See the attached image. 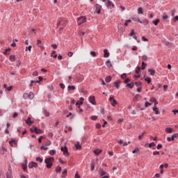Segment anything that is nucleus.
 <instances>
[{
    "label": "nucleus",
    "mask_w": 178,
    "mask_h": 178,
    "mask_svg": "<svg viewBox=\"0 0 178 178\" xmlns=\"http://www.w3.org/2000/svg\"><path fill=\"white\" fill-rule=\"evenodd\" d=\"M76 106L83 105V102H81V101H78V102L76 103Z\"/></svg>",
    "instance_id": "nucleus-62"
},
{
    "label": "nucleus",
    "mask_w": 178,
    "mask_h": 178,
    "mask_svg": "<svg viewBox=\"0 0 178 178\" xmlns=\"http://www.w3.org/2000/svg\"><path fill=\"white\" fill-rule=\"evenodd\" d=\"M126 77H127L126 73H124L121 75V78L123 79H126Z\"/></svg>",
    "instance_id": "nucleus-61"
},
{
    "label": "nucleus",
    "mask_w": 178,
    "mask_h": 178,
    "mask_svg": "<svg viewBox=\"0 0 178 178\" xmlns=\"http://www.w3.org/2000/svg\"><path fill=\"white\" fill-rule=\"evenodd\" d=\"M158 23H159V19H156L155 21H153V24H154V26H158Z\"/></svg>",
    "instance_id": "nucleus-48"
},
{
    "label": "nucleus",
    "mask_w": 178,
    "mask_h": 178,
    "mask_svg": "<svg viewBox=\"0 0 178 178\" xmlns=\"http://www.w3.org/2000/svg\"><path fill=\"white\" fill-rule=\"evenodd\" d=\"M95 12L96 13H97L98 15H99L101 13V10L102 9V6L99 5V4H96L95 6Z\"/></svg>",
    "instance_id": "nucleus-3"
},
{
    "label": "nucleus",
    "mask_w": 178,
    "mask_h": 178,
    "mask_svg": "<svg viewBox=\"0 0 178 178\" xmlns=\"http://www.w3.org/2000/svg\"><path fill=\"white\" fill-rule=\"evenodd\" d=\"M54 54H56L55 51H52L51 54V56L52 58H58V55H56V54L54 55Z\"/></svg>",
    "instance_id": "nucleus-39"
},
{
    "label": "nucleus",
    "mask_w": 178,
    "mask_h": 178,
    "mask_svg": "<svg viewBox=\"0 0 178 178\" xmlns=\"http://www.w3.org/2000/svg\"><path fill=\"white\" fill-rule=\"evenodd\" d=\"M34 133L35 134H42L44 131L41 129H38V128H37L36 127H34Z\"/></svg>",
    "instance_id": "nucleus-9"
},
{
    "label": "nucleus",
    "mask_w": 178,
    "mask_h": 178,
    "mask_svg": "<svg viewBox=\"0 0 178 178\" xmlns=\"http://www.w3.org/2000/svg\"><path fill=\"white\" fill-rule=\"evenodd\" d=\"M101 152H102V149H95L93 151V154H95V155H99V154H101Z\"/></svg>",
    "instance_id": "nucleus-14"
},
{
    "label": "nucleus",
    "mask_w": 178,
    "mask_h": 178,
    "mask_svg": "<svg viewBox=\"0 0 178 178\" xmlns=\"http://www.w3.org/2000/svg\"><path fill=\"white\" fill-rule=\"evenodd\" d=\"M107 67H112V63H111L110 60H108L106 63Z\"/></svg>",
    "instance_id": "nucleus-24"
},
{
    "label": "nucleus",
    "mask_w": 178,
    "mask_h": 178,
    "mask_svg": "<svg viewBox=\"0 0 178 178\" xmlns=\"http://www.w3.org/2000/svg\"><path fill=\"white\" fill-rule=\"evenodd\" d=\"M54 161H55L54 157H49L44 160V163H46V168H47V169H51L52 168V162H54Z\"/></svg>",
    "instance_id": "nucleus-1"
},
{
    "label": "nucleus",
    "mask_w": 178,
    "mask_h": 178,
    "mask_svg": "<svg viewBox=\"0 0 178 178\" xmlns=\"http://www.w3.org/2000/svg\"><path fill=\"white\" fill-rule=\"evenodd\" d=\"M148 72L150 73V76H154V74H155V70L154 69H149Z\"/></svg>",
    "instance_id": "nucleus-21"
},
{
    "label": "nucleus",
    "mask_w": 178,
    "mask_h": 178,
    "mask_svg": "<svg viewBox=\"0 0 178 178\" xmlns=\"http://www.w3.org/2000/svg\"><path fill=\"white\" fill-rule=\"evenodd\" d=\"M156 148H157L158 149H161V148H162V145H161V144H159V145H157Z\"/></svg>",
    "instance_id": "nucleus-64"
},
{
    "label": "nucleus",
    "mask_w": 178,
    "mask_h": 178,
    "mask_svg": "<svg viewBox=\"0 0 178 178\" xmlns=\"http://www.w3.org/2000/svg\"><path fill=\"white\" fill-rule=\"evenodd\" d=\"M20 65H22V62H20V60H17L16 62V66H17V67H19V66H20Z\"/></svg>",
    "instance_id": "nucleus-58"
},
{
    "label": "nucleus",
    "mask_w": 178,
    "mask_h": 178,
    "mask_svg": "<svg viewBox=\"0 0 178 178\" xmlns=\"http://www.w3.org/2000/svg\"><path fill=\"white\" fill-rule=\"evenodd\" d=\"M140 149L138 147H136L134 149V150L132 151V154H136V152H139Z\"/></svg>",
    "instance_id": "nucleus-44"
},
{
    "label": "nucleus",
    "mask_w": 178,
    "mask_h": 178,
    "mask_svg": "<svg viewBox=\"0 0 178 178\" xmlns=\"http://www.w3.org/2000/svg\"><path fill=\"white\" fill-rule=\"evenodd\" d=\"M136 33H134V29H131V33H129L130 37H133Z\"/></svg>",
    "instance_id": "nucleus-51"
},
{
    "label": "nucleus",
    "mask_w": 178,
    "mask_h": 178,
    "mask_svg": "<svg viewBox=\"0 0 178 178\" xmlns=\"http://www.w3.org/2000/svg\"><path fill=\"white\" fill-rule=\"evenodd\" d=\"M62 171V168L60 167H57L56 169V172H59Z\"/></svg>",
    "instance_id": "nucleus-55"
},
{
    "label": "nucleus",
    "mask_w": 178,
    "mask_h": 178,
    "mask_svg": "<svg viewBox=\"0 0 178 178\" xmlns=\"http://www.w3.org/2000/svg\"><path fill=\"white\" fill-rule=\"evenodd\" d=\"M132 20H134V22H138V23L143 24V22L138 18H133Z\"/></svg>",
    "instance_id": "nucleus-31"
},
{
    "label": "nucleus",
    "mask_w": 178,
    "mask_h": 178,
    "mask_svg": "<svg viewBox=\"0 0 178 178\" xmlns=\"http://www.w3.org/2000/svg\"><path fill=\"white\" fill-rule=\"evenodd\" d=\"M119 33H124V28H123V26L122 24L118 25V26Z\"/></svg>",
    "instance_id": "nucleus-11"
},
{
    "label": "nucleus",
    "mask_w": 178,
    "mask_h": 178,
    "mask_svg": "<svg viewBox=\"0 0 178 178\" xmlns=\"http://www.w3.org/2000/svg\"><path fill=\"white\" fill-rule=\"evenodd\" d=\"M89 102L92 104V105H97L95 103V96H90L89 97Z\"/></svg>",
    "instance_id": "nucleus-6"
},
{
    "label": "nucleus",
    "mask_w": 178,
    "mask_h": 178,
    "mask_svg": "<svg viewBox=\"0 0 178 178\" xmlns=\"http://www.w3.org/2000/svg\"><path fill=\"white\" fill-rule=\"evenodd\" d=\"M42 43V42L41 41V40H37V42H36V44H37V45H38V47H39V48H41V44Z\"/></svg>",
    "instance_id": "nucleus-33"
},
{
    "label": "nucleus",
    "mask_w": 178,
    "mask_h": 178,
    "mask_svg": "<svg viewBox=\"0 0 178 178\" xmlns=\"http://www.w3.org/2000/svg\"><path fill=\"white\" fill-rule=\"evenodd\" d=\"M142 59H143V60H147L148 56H147V55H143V56H142Z\"/></svg>",
    "instance_id": "nucleus-45"
},
{
    "label": "nucleus",
    "mask_w": 178,
    "mask_h": 178,
    "mask_svg": "<svg viewBox=\"0 0 178 178\" xmlns=\"http://www.w3.org/2000/svg\"><path fill=\"white\" fill-rule=\"evenodd\" d=\"M138 15H143L144 12H143V8L139 7L138 8Z\"/></svg>",
    "instance_id": "nucleus-25"
},
{
    "label": "nucleus",
    "mask_w": 178,
    "mask_h": 178,
    "mask_svg": "<svg viewBox=\"0 0 178 178\" xmlns=\"http://www.w3.org/2000/svg\"><path fill=\"white\" fill-rule=\"evenodd\" d=\"M94 169H95V163L92 162L90 163V170H91V172H92V170H94Z\"/></svg>",
    "instance_id": "nucleus-23"
},
{
    "label": "nucleus",
    "mask_w": 178,
    "mask_h": 178,
    "mask_svg": "<svg viewBox=\"0 0 178 178\" xmlns=\"http://www.w3.org/2000/svg\"><path fill=\"white\" fill-rule=\"evenodd\" d=\"M151 105H152V103L147 102L145 103V108H148V106H151Z\"/></svg>",
    "instance_id": "nucleus-36"
},
{
    "label": "nucleus",
    "mask_w": 178,
    "mask_h": 178,
    "mask_svg": "<svg viewBox=\"0 0 178 178\" xmlns=\"http://www.w3.org/2000/svg\"><path fill=\"white\" fill-rule=\"evenodd\" d=\"M104 58H109V55H110V54H109V52L108 51V49H104Z\"/></svg>",
    "instance_id": "nucleus-15"
},
{
    "label": "nucleus",
    "mask_w": 178,
    "mask_h": 178,
    "mask_svg": "<svg viewBox=\"0 0 178 178\" xmlns=\"http://www.w3.org/2000/svg\"><path fill=\"white\" fill-rule=\"evenodd\" d=\"M142 85H143V83L141 81L135 82V86H136V87H140Z\"/></svg>",
    "instance_id": "nucleus-35"
},
{
    "label": "nucleus",
    "mask_w": 178,
    "mask_h": 178,
    "mask_svg": "<svg viewBox=\"0 0 178 178\" xmlns=\"http://www.w3.org/2000/svg\"><path fill=\"white\" fill-rule=\"evenodd\" d=\"M9 144L11 147H13V145H16V144H17V142L16 141V140L12 139L9 141Z\"/></svg>",
    "instance_id": "nucleus-13"
},
{
    "label": "nucleus",
    "mask_w": 178,
    "mask_h": 178,
    "mask_svg": "<svg viewBox=\"0 0 178 178\" xmlns=\"http://www.w3.org/2000/svg\"><path fill=\"white\" fill-rule=\"evenodd\" d=\"M96 127H97V129H101V124H100V123L96 124Z\"/></svg>",
    "instance_id": "nucleus-63"
},
{
    "label": "nucleus",
    "mask_w": 178,
    "mask_h": 178,
    "mask_svg": "<svg viewBox=\"0 0 178 178\" xmlns=\"http://www.w3.org/2000/svg\"><path fill=\"white\" fill-rule=\"evenodd\" d=\"M44 160L42 159H41V157H37L36 158V161L37 162H40V163H42V161H43Z\"/></svg>",
    "instance_id": "nucleus-32"
},
{
    "label": "nucleus",
    "mask_w": 178,
    "mask_h": 178,
    "mask_svg": "<svg viewBox=\"0 0 178 178\" xmlns=\"http://www.w3.org/2000/svg\"><path fill=\"white\" fill-rule=\"evenodd\" d=\"M99 174L100 175L101 177H104L105 175H106V172H105L104 170L100 169L99 170Z\"/></svg>",
    "instance_id": "nucleus-12"
},
{
    "label": "nucleus",
    "mask_w": 178,
    "mask_h": 178,
    "mask_svg": "<svg viewBox=\"0 0 178 178\" xmlns=\"http://www.w3.org/2000/svg\"><path fill=\"white\" fill-rule=\"evenodd\" d=\"M78 26H81V24H84L87 22V18L86 17H80L77 19Z\"/></svg>",
    "instance_id": "nucleus-2"
},
{
    "label": "nucleus",
    "mask_w": 178,
    "mask_h": 178,
    "mask_svg": "<svg viewBox=\"0 0 178 178\" xmlns=\"http://www.w3.org/2000/svg\"><path fill=\"white\" fill-rule=\"evenodd\" d=\"M153 111H154V112H155L156 115H159V113H160L159 110L157 107L154 106L153 107Z\"/></svg>",
    "instance_id": "nucleus-20"
},
{
    "label": "nucleus",
    "mask_w": 178,
    "mask_h": 178,
    "mask_svg": "<svg viewBox=\"0 0 178 178\" xmlns=\"http://www.w3.org/2000/svg\"><path fill=\"white\" fill-rule=\"evenodd\" d=\"M32 75L34 76H38V72L34 71V72H33Z\"/></svg>",
    "instance_id": "nucleus-57"
},
{
    "label": "nucleus",
    "mask_w": 178,
    "mask_h": 178,
    "mask_svg": "<svg viewBox=\"0 0 178 178\" xmlns=\"http://www.w3.org/2000/svg\"><path fill=\"white\" fill-rule=\"evenodd\" d=\"M31 48H32L31 45H30L29 47H26V51H31Z\"/></svg>",
    "instance_id": "nucleus-56"
},
{
    "label": "nucleus",
    "mask_w": 178,
    "mask_h": 178,
    "mask_svg": "<svg viewBox=\"0 0 178 178\" xmlns=\"http://www.w3.org/2000/svg\"><path fill=\"white\" fill-rule=\"evenodd\" d=\"M145 81H147V84H150L151 83V78H149V77L145 78Z\"/></svg>",
    "instance_id": "nucleus-30"
},
{
    "label": "nucleus",
    "mask_w": 178,
    "mask_h": 178,
    "mask_svg": "<svg viewBox=\"0 0 178 178\" xmlns=\"http://www.w3.org/2000/svg\"><path fill=\"white\" fill-rule=\"evenodd\" d=\"M129 23H131V19H127L125 21L124 26H129Z\"/></svg>",
    "instance_id": "nucleus-37"
},
{
    "label": "nucleus",
    "mask_w": 178,
    "mask_h": 178,
    "mask_svg": "<svg viewBox=\"0 0 178 178\" xmlns=\"http://www.w3.org/2000/svg\"><path fill=\"white\" fill-rule=\"evenodd\" d=\"M61 151H62V152H63V154L65 156H67V155H69V152L67 151V147H66V146L61 147Z\"/></svg>",
    "instance_id": "nucleus-4"
},
{
    "label": "nucleus",
    "mask_w": 178,
    "mask_h": 178,
    "mask_svg": "<svg viewBox=\"0 0 178 178\" xmlns=\"http://www.w3.org/2000/svg\"><path fill=\"white\" fill-rule=\"evenodd\" d=\"M29 169H31L33 168H38V164L34 161H31V163H29Z\"/></svg>",
    "instance_id": "nucleus-5"
},
{
    "label": "nucleus",
    "mask_w": 178,
    "mask_h": 178,
    "mask_svg": "<svg viewBox=\"0 0 178 178\" xmlns=\"http://www.w3.org/2000/svg\"><path fill=\"white\" fill-rule=\"evenodd\" d=\"M31 122V118L29 117L27 120H26V124H30V122Z\"/></svg>",
    "instance_id": "nucleus-38"
},
{
    "label": "nucleus",
    "mask_w": 178,
    "mask_h": 178,
    "mask_svg": "<svg viewBox=\"0 0 178 178\" xmlns=\"http://www.w3.org/2000/svg\"><path fill=\"white\" fill-rule=\"evenodd\" d=\"M49 155L51 156H54L55 154H56V151L55 149L50 150L49 152Z\"/></svg>",
    "instance_id": "nucleus-26"
},
{
    "label": "nucleus",
    "mask_w": 178,
    "mask_h": 178,
    "mask_svg": "<svg viewBox=\"0 0 178 178\" xmlns=\"http://www.w3.org/2000/svg\"><path fill=\"white\" fill-rule=\"evenodd\" d=\"M171 137H172V140H175V138H177L178 134H174L172 135Z\"/></svg>",
    "instance_id": "nucleus-43"
},
{
    "label": "nucleus",
    "mask_w": 178,
    "mask_h": 178,
    "mask_svg": "<svg viewBox=\"0 0 178 178\" xmlns=\"http://www.w3.org/2000/svg\"><path fill=\"white\" fill-rule=\"evenodd\" d=\"M28 98L29 99H33L34 98V93H33V92H31L29 95H28Z\"/></svg>",
    "instance_id": "nucleus-19"
},
{
    "label": "nucleus",
    "mask_w": 178,
    "mask_h": 178,
    "mask_svg": "<svg viewBox=\"0 0 178 178\" xmlns=\"http://www.w3.org/2000/svg\"><path fill=\"white\" fill-rule=\"evenodd\" d=\"M75 147L76 149H81V145H80V143L78 142L77 144H75Z\"/></svg>",
    "instance_id": "nucleus-28"
},
{
    "label": "nucleus",
    "mask_w": 178,
    "mask_h": 178,
    "mask_svg": "<svg viewBox=\"0 0 178 178\" xmlns=\"http://www.w3.org/2000/svg\"><path fill=\"white\" fill-rule=\"evenodd\" d=\"M127 88H134V82H131L127 84Z\"/></svg>",
    "instance_id": "nucleus-16"
},
{
    "label": "nucleus",
    "mask_w": 178,
    "mask_h": 178,
    "mask_svg": "<svg viewBox=\"0 0 178 178\" xmlns=\"http://www.w3.org/2000/svg\"><path fill=\"white\" fill-rule=\"evenodd\" d=\"M23 98H24V99H27L29 98V94L24 93L23 95Z\"/></svg>",
    "instance_id": "nucleus-49"
},
{
    "label": "nucleus",
    "mask_w": 178,
    "mask_h": 178,
    "mask_svg": "<svg viewBox=\"0 0 178 178\" xmlns=\"http://www.w3.org/2000/svg\"><path fill=\"white\" fill-rule=\"evenodd\" d=\"M51 144H52V142H51V140H49L48 142H47V143H45V145H46L47 147H48V146L51 145Z\"/></svg>",
    "instance_id": "nucleus-59"
},
{
    "label": "nucleus",
    "mask_w": 178,
    "mask_h": 178,
    "mask_svg": "<svg viewBox=\"0 0 178 178\" xmlns=\"http://www.w3.org/2000/svg\"><path fill=\"white\" fill-rule=\"evenodd\" d=\"M65 24V22L63 21H60L58 23V26L57 27H59L60 30H63V27H64V25Z\"/></svg>",
    "instance_id": "nucleus-10"
},
{
    "label": "nucleus",
    "mask_w": 178,
    "mask_h": 178,
    "mask_svg": "<svg viewBox=\"0 0 178 178\" xmlns=\"http://www.w3.org/2000/svg\"><path fill=\"white\" fill-rule=\"evenodd\" d=\"M106 6L108 9H113V8H115V4L111 0H108Z\"/></svg>",
    "instance_id": "nucleus-7"
},
{
    "label": "nucleus",
    "mask_w": 178,
    "mask_h": 178,
    "mask_svg": "<svg viewBox=\"0 0 178 178\" xmlns=\"http://www.w3.org/2000/svg\"><path fill=\"white\" fill-rule=\"evenodd\" d=\"M120 81H117L115 82H114V86L115 87H116L117 88H119V87H120Z\"/></svg>",
    "instance_id": "nucleus-18"
},
{
    "label": "nucleus",
    "mask_w": 178,
    "mask_h": 178,
    "mask_svg": "<svg viewBox=\"0 0 178 178\" xmlns=\"http://www.w3.org/2000/svg\"><path fill=\"white\" fill-rule=\"evenodd\" d=\"M155 143L152 142L150 144H149V148H152V147H155Z\"/></svg>",
    "instance_id": "nucleus-50"
},
{
    "label": "nucleus",
    "mask_w": 178,
    "mask_h": 178,
    "mask_svg": "<svg viewBox=\"0 0 178 178\" xmlns=\"http://www.w3.org/2000/svg\"><path fill=\"white\" fill-rule=\"evenodd\" d=\"M91 120H97L98 119V117L97 115H92L90 118Z\"/></svg>",
    "instance_id": "nucleus-46"
},
{
    "label": "nucleus",
    "mask_w": 178,
    "mask_h": 178,
    "mask_svg": "<svg viewBox=\"0 0 178 178\" xmlns=\"http://www.w3.org/2000/svg\"><path fill=\"white\" fill-rule=\"evenodd\" d=\"M109 101L111 102L112 106H116L118 105V102H116V99H115L113 97H110Z\"/></svg>",
    "instance_id": "nucleus-8"
},
{
    "label": "nucleus",
    "mask_w": 178,
    "mask_h": 178,
    "mask_svg": "<svg viewBox=\"0 0 178 178\" xmlns=\"http://www.w3.org/2000/svg\"><path fill=\"white\" fill-rule=\"evenodd\" d=\"M22 168L24 170H26L27 169V163H22Z\"/></svg>",
    "instance_id": "nucleus-41"
},
{
    "label": "nucleus",
    "mask_w": 178,
    "mask_h": 178,
    "mask_svg": "<svg viewBox=\"0 0 178 178\" xmlns=\"http://www.w3.org/2000/svg\"><path fill=\"white\" fill-rule=\"evenodd\" d=\"M145 67H147V63H145V62H143L142 66H141L142 70H144L145 69Z\"/></svg>",
    "instance_id": "nucleus-29"
},
{
    "label": "nucleus",
    "mask_w": 178,
    "mask_h": 178,
    "mask_svg": "<svg viewBox=\"0 0 178 178\" xmlns=\"http://www.w3.org/2000/svg\"><path fill=\"white\" fill-rule=\"evenodd\" d=\"M9 51H10V48L6 49L5 51L3 53V55H6V54H8V52H9Z\"/></svg>",
    "instance_id": "nucleus-52"
},
{
    "label": "nucleus",
    "mask_w": 178,
    "mask_h": 178,
    "mask_svg": "<svg viewBox=\"0 0 178 178\" xmlns=\"http://www.w3.org/2000/svg\"><path fill=\"white\" fill-rule=\"evenodd\" d=\"M10 62H15L16 60V56L15 55L10 56Z\"/></svg>",
    "instance_id": "nucleus-22"
},
{
    "label": "nucleus",
    "mask_w": 178,
    "mask_h": 178,
    "mask_svg": "<svg viewBox=\"0 0 178 178\" xmlns=\"http://www.w3.org/2000/svg\"><path fill=\"white\" fill-rule=\"evenodd\" d=\"M6 178H12V174L10 172L6 173Z\"/></svg>",
    "instance_id": "nucleus-47"
},
{
    "label": "nucleus",
    "mask_w": 178,
    "mask_h": 178,
    "mask_svg": "<svg viewBox=\"0 0 178 178\" xmlns=\"http://www.w3.org/2000/svg\"><path fill=\"white\" fill-rule=\"evenodd\" d=\"M68 90H76V87L74 86H68Z\"/></svg>",
    "instance_id": "nucleus-34"
},
{
    "label": "nucleus",
    "mask_w": 178,
    "mask_h": 178,
    "mask_svg": "<svg viewBox=\"0 0 178 178\" xmlns=\"http://www.w3.org/2000/svg\"><path fill=\"white\" fill-rule=\"evenodd\" d=\"M40 149H43L44 151H47L48 147L44 146H41Z\"/></svg>",
    "instance_id": "nucleus-54"
},
{
    "label": "nucleus",
    "mask_w": 178,
    "mask_h": 178,
    "mask_svg": "<svg viewBox=\"0 0 178 178\" xmlns=\"http://www.w3.org/2000/svg\"><path fill=\"white\" fill-rule=\"evenodd\" d=\"M139 97H140V95L136 94L134 97V101H137V99H138Z\"/></svg>",
    "instance_id": "nucleus-40"
},
{
    "label": "nucleus",
    "mask_w": 178,
    "mask_h": 178,
    "mask_svg": "<svg viewBox=\"0 0 178 178\" xmlns=\"http://www.w3.org/2000/svg\"><path fill=\"white\" fill-rule=\"evenodd\" d=\"M111 80H112V76H107L106 78V83H111Z\"/></svg>",
    "instance_id": "nucleus-27"
},
{
    "label": "nucleus",
    "mask_w": 178,
    "mask_h": 178,
    "mask_svg": "<svg viewBox=\"0 0 178 178\" xmlns=\"http://www.w3.org/2000/svg\"><path fill=\"white\" fill-rule=\"evenodd\" d=\"M168 16L166 14H163V20H166L168 19Z\"/></svg>",
    "instance_id": "nucleus-60"
},
{
    "label": "nucleus",
    "mask_w": 178,
    "mask_h": 178,
    "mask_svg": "<svg viewBox=\"0 0 178 178\" xmlns=\"http://www.w3.org/2000/svg\"><path fill=\"white\" fill-rule=\"evenodd\" d=\"M140 70H141V67H136V74H138L140 73Z\"/></svg>",
    "instance_id": "nucleus-42"
},
{
    "label": "nucleus",
    "mask_w": 178,
    "mask_h": 178,
    "mask_svg": "<svg viewBox=\"0 0 178 178\" xmlns=\"http://www.w3.org/2000/svg\"><path fill=\"white\" fill-rule=\"evenodd\" d=\"M33 83H40V81H31V83H30V87H31V86H33Z\"/></svg>",
    "instance_id": "nucleus-53"
},
{
    "label": "nucleus",
    "mask_w": 178,
    "mask_h": 178,
    "mask_svg": "<svg viewBox=\"0 0 178 178\" xmlns=\"http://www.w3.org/2000/svg\"><path fill=\"white\" fill-rule=\"evenodd\" d=\"M173 131V129L170 128V127H167L165 129V132L168 134H170Z\"/></svg>",
    "instance_id": "nucleus-17"
}]
</instances>
